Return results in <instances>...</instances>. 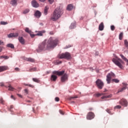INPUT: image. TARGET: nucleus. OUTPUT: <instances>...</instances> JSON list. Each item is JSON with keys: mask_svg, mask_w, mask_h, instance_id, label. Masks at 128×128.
Here are the masks:
<instances>
[{"mask_svg": "<svg viewBox=\"0 0 128 128\" xmlns=\"http://www.w3.org/2000/svg\"><path fill=\"white\" fill-rule=\"evenodd\" d=\"M58 42V39H54L52 38H49L47 44H46V40L44 41L39 44V48L38 50V52H40V50H44L54 48L57 46Z\"/></svg>", "mask_w": 128, "mask_h": 128, "instance_id": "obj_1", "label": "nucleus"}, {"mask_svg": "<svg viewBox=\"0 0 128 128\" xmlns=\"http://www.w3.org/2000/svg\"><path fill=\"white\" fill-rule=\"evenodd\" d=\"M62 14H64V10L62 8H56L50 17V20L56 22L62 16Z\"/></svg>", "mask_w": 128, "mask_h": 128, "instance_id": "obj_2", "label": "nucleus"}, {"mask_svg": "<svg viewBox=\"0 0 128 128\" xmlns=\"http://www.w3.org/2000/svg\"><path fill=\"white\" fill-rule=\"evenodd\" d=\"M58 58L60 59H66L68 60L71 59V55L68 52H66L65 53H62V54H58Z\"/></svg>", "mask_w": 128, "mask_h": 128, "instance_id": "obj_3", "label": "nucleus"}, {"mask_svg": "<svg viewBox=\"0 0 128 128\" xmlns=\"http://www.w3.org/2000/svg\"><path fill=\"white\" fill-rule=\"evenodd\" d=\"M112 61L115 64H116V66L119 67L120 68H122L123 66L121 64H123V61L120 58H118L117 59H115L114 58H113L112 59Z\"/></svg>", "mask_w": 128, "mask_h": 128, "instance_id": "obj_4", "label": "nucleus"}, {"mask_svg": "<svg viewBox=\"0 0 128 128\" xmlns=\"http://www.w3.org/2000/svg\"><path fill=\"white\" fill-rule=\"evenodd\" d=\"M115 78V74L112 72H110V73L108 74L106 76V82L107 84H109L110 83V80H112V78Z\"/></svg>", "mask_w": 128, "mask_h": 128, "instance_id": "obj_5", "label": "nucleus"}, {"mask_svg": "<svg viewBox=\"0 0 128 128\" xmlns=\"http://www.w3.org/2000/svg\"><path fill=\"white\" fill-rule=\"evenodd\" d=\"M96 84L98 89H102V87L104 86V84L100 79H98L96 81Z\"/></svg>", "mask_w": 128, "mask_h": 128, "instance_id": "obj_6", "label": "nucleus"}, {"mask_svg": "<svg viewBox=\"0 0 128 128\" xmlns=\"http://www.w3.org/2000/svg\"><path fill=\"white\" fill-rule=\"evenodd\" d=\"M122 84H123V86H122V87L121 88L118 89V93L122 92L126 89H128V84H127L125 83H122Z\"/></svg>", "mask_w": 128, "mask_h": 128, "instance_id": "obj_7", "label": "nucleus"}, {"mask_svg": "<svg viewBox=\"0 0 128 128\" xmlns=\"http://www.w3.org/2000/svg\"><path fill=\"white\" fill-rule=\"evenodd\" d=\"M36 32H38L36 34H32V35H34V36H30L32 38H34L36 36H43V34L46 33L45 30H42V31H36Z\"/></svg>", "mask_w": 128, "mask_h": 128, "instance_id": "obj_8", "label": "nucleus"}, {"mask_svg": "<svg viewBox=\"0 0 128 128\" xmlns=\"http://www.w3.org/2000/svg\"><path fill=\"white\" fill-rule=\"evenodd\" d=\"M95 118V114L92 112H90L87 114L86 118L88 120H92Z\"/></svg>", "mask_w": 128, "mask_h": 128, "instance_id": "obj_9", "label": "nucleus"}, {"mask_svg": "<svg viewBox=\"0 0 128 128\" xmlns=\"http://www.w3.org/2000/svg\"><path fill=\"white\" fill-rule=\"evenodd\" d=\"M119 104L124 107L128 106V102H127V100L124 98L120 100V101H119Z\"/></svg>", "mask_w": 128, "mask_h": 128, "instance_id": "obj_10", "label": "nucleus"}, {"mask_svg": "<svg viewBox=\"0 0 128 128\" xmlns=\"http://www.w3.org/2000/svg\"><path fill=\"white\" fill-rule=\"evenodd\" d=\"M65 73V71L64 70H62L61 72L60 71H54L53 72H52V74H53V75H56V76H62Z\"/></svg>", "mask_w": 128, "mask_h": 128, "instance_id": "obj_11", "label": "nucleus"}, {"mask_svg": "<svg viewBox=\"0 0 128 128\" xmlns=\"http://www.w3.org/2000/svg\"><path fill=\"white\" fill-rule=\"evenodd\" d=\"M19 34L18 32L16 33H10V34L8 35V38H16L18 36Z\"/></svg>", "mask_w": 128, "mask_h": 128, "instance_id": "obj_12", "label": "nucleus"}, {"mask_svg": "<svg viewBox=\"0 0 128 128\" xmlns=\"http://www.w3.org/2000/svg\"><path fill=\"white\" fill-rule=\"evenodd\" d=\"M8 70V66H0V72H2Z\"/></svg>", "mask_w": 128, "mask_h": 128, "instance_id": "obj_13", "label": "nucleus"}, {"mask_svg": "<svg viewBox=\"0 0 128 128\" xmlns=\"http://www.w3.org/2000/svg\"><path fill=\"white\" fill-rule=\"evenodd\" d=\"M18 40L19 42H20V44H22L24 45L25 44V40L24 39V37L19 36Z\"/></svg>", "mask_w": 128, "mask_h": 128, "instance_id": "obj_14", "label": "nucleus"}, {"mask_svg": "<svg viewBox=\"0 0 128 128\" xmlns=\"http://www.w3.org/2000/svg\"><path fill=\"white\" fill-rule=\"evenodd\" d=\"M32 6H34V8H36L39 6V4L36 0H32Z\"/></svg>", "mask_w": 128, "mask_h": 128, "instance_id": "obj_15", "label": "nucleus"}, {"mask_svg": "<svg viewBox=\"0 0 128 128\" xmlns=\"http://www.w3.org/2000/svg\"><path fill=\"white\" fill-rule=\"evenodd\" d=\"M57 78L56 75L52 74V76H50V80L56 82V81Z\"/></svg>", "mask_w": 128, "mask_h": 128, "instance_id": "obj_16", "label": "nucleus"}, {"mask_svg": "<svg viewBox=\"0 0 128 128\" xmlns=\"http://www.w3.org/2000/svg\"><path fill=\"white\" fill-rule=\"evenodd\" d=\"M25 32H26L27 33H28V34H30V36H32V37H33L34 36L33 34H33L32 31L30 30V29L28 28H26Z\"/></svg>", "mask_w": 128, "mask_h": 128, "instance_id": "obj_17", "label": "nucleus"}, {"mask_svg": "<svg viewBox=\"0 0 128 128\" xmlns=\"http://www.w3.org/2000/svg\"><path fill=\"white\" fill-rule=\"evenodd\" d=\"M34 16L37 18H40L42 16V13L38 10L36 11V12L34 14Z\"/></svg>", "mask_w": 128, "mask_h": 128, "instance_id": "obj_18", "label": "nucleus"}, {"mask_svg": "<svg viewBox=\"0 0 128 128\" xmlns=\"http://www.w3.org/2000/svg\"><path fill=\"white\" fill-rule=\"evenodd\" d=\"M104 22H101V24H100V26H98V30L100 31H102L104 30Z\"/></svg>", "mask_w": 128, "mask_h": 128, "instance_id": "obj_19", "label": "nucleus"}, {"mask_svg": "<svg viewBox=\"0 0 128 128\" xmlns=\"http://www.w3.org/2000/svg\"><path fill=\"white\" fill-rule=\"evenodd\" d=\"M120 56L122 58V60H124V61L126 62V64L128 66V59L126 58L122 54H120Z\"/></svg>", "mask_w": 128, "mask_h": 128, "instance_id": "obj_20", "label": "nucleus"}, {"mask_svg": "<svg viewBox=\"0 0 128 128\" xmlns=\"http://www.w3.org/2000/svg\"><path fill=\"white\" fill-rule=\"evenodd\" d=\"M73 5L72 4H70L69 5H68V6H67L66 10H67L70 11L73 10Z\"/></svg>", "mask_w": 128, "mask_h": 128, "instance_id": "obj_21", "label": "nucleus"}, {"mask_svg": "<svg viewBox=\"0 0 128 128\" xmlns=\"http://www.w3.org/2000/svg\"><path fill=\"white\" fill-rule=\"evenodd\" d=\"M68 77L66 76V74H64L62 76V78H61V81L62 82H65L66 80Z\"/></svg>", "mask_w": 128, "mask_h": 128, "instance_id": "obj_22", "label": "nucleus"}, {"mask_svg": "<svg viewBox=\"0 0 128 128\" xmlns=\"http://www.w3.org/2000/svg\"><path fill=\"white\" fill-rule=\"evenodd\" d=\"M12 6L17 5V0H12L10 2Z\"/></svg>", "mask_w": 128, "mask_h": 128, "instance_id": "obj_23", "label": "nucleus"}, {"mask_svg": "<svg viewBox=\"0 0 128 128\" xmlns=\"http://www.w3.org/2000/svg\"><path fill=\"white\" fill-rule=\"evenodd\" d=\"M8 90L9 91H13L14 90V88H13L12 85H10V84H8Z\"/></svg>", "mask_w": 128, "mask_h": 128, "instance_id": "obj_24", "label": "nucleus"}, {"mask_svg": "<svg viewBox=\"0 0 128 128\" xmlns=\"http://www.w3.org/2000/svg\"><path fill=\"white\" fill-rule=\"evenodd\" d=\"M75 28H76V23L75 22L71 24L70 26V30H73Z\"/></svg>", "mask_w": 128, "mask_h": 128, "instance_id": "obj_25", "label": "nucleus"}, {"mask_svg": "<svg viewBox=\"0 0 128 128\" xmlns=\"http://www.w3.org/2000/svg\"><path fill=\"white\" fill-rule=\"evenodd\" d=\"M48 6H46L44 8V14L45 16L47 15L48 14Z\"/></svg>", "mask_w": 128, "mask_h": 128, "instance_id": "obj_26", "label": "nucleus"}, {"mask_svg": "<svg viewBox=\"0 0 128 128\" xmlns=\"http://www.w3.org/2000/svg\"><path fill=\"white\" fill-rule=\"evenodd\" d=\"M124 46L126 48L128 49V40H124Z\"/></svg>", "mask_w": 128, "mask_h": 128, "instance_id": "obj_27", "label": "nucleus"}, {"mask_svg": "<svg viewBox=\"0 0 128 128\" xmlns=\"http://www.w3.org/2000/svg\"><path fill=\"white\" fill-rule=\"evenodd\" d=\"M6 47L10 48L12 49L14 48V45L12 44H6Z\"/></svg>", "mask_w": 128, "mask_h": 128, "instance_id": "obj_28", "label": "nucleus"}, {"mask_svg": "<svg viewBox=\"0 0 128 128\" xmlns=\"http://www.w3.org/2000/svg\"><path fill=\"white\" fill-rule=\"evenodd\" d=\"M123 32H122L120 33V34H119V40H122L123 38Z\"/></svg>", "mask_w": 128, "mask_h": 128, "instance_id": "obj_29", "label": "nucleus"}, {"mask_svg": "<svg viewBox=\"0 0 128 128\" xmlns=\"http://www.w3.org/2000/svg\"><path fill=\"white\" fill-rule=\"evenodd\" d=\"M112 95H109V96H102V97L101 98L102 100H104V98H112Z\"/></svg>", "mask_w": 128, "mask_h": 128, "instance_id": "obj_30", "label": "nucleus"}, {"mask_svg": "<svg viewBox=\"0 0 128 128\" xmlns=\"http://www.w3.org/2000/svg\"><path fill=\"white\" fill-rule=\"evenodd\" d=\"M24 85L25 86H28V87H30L31 88H34V86H33L32 84H24Z\"/></svg>", "mask_w": 128, "mask_h": 128, "instance_id": "obj_31", "label": "nucleus"}, {"mask_svg": "<svg viewBox=\"0 0 128 128\" xmlns=\"http://www.w3.org/2000/svg\"><path fill=\"white\" fill-rule=\"evenodd\" d=\"M5 103V101L4 100L3 98H0V104H4Z\"/></svg>", "mask_w": 128, "mask_h": 128, "instance_id": "obj_32", "label": "nucleus"}, {"mask_svg": "<svg viewBox=\"0 0 128 128\" xmlns=\"http://www.w3.org/2000/svg\"><path fill=\"white\" fill-rule=\"evenodd\" d=\"M27 61L34 62V59L32 58H27Z\"/></svg>", "mask_w": 128, "mask_h": 128, "instance_id": "obj_33", "label": "nucleus"}, {"mask_svg": "<svg viewBox=\"0 0 128 128\" xmlns=\"http://www.w3.org/2000/svg\"><path fill=\"white\" fill-rule=\"evenodd\" d=\"M112 82H114L116 84H118L119 82V80L118 79L114 78L112 79Z\"/></svg>", "mask_w": 128, "mask_h": 128, "instance_id": "obj_34", "label": "nucleus"}, {"mask_svg": "<svg viewBox=\"0 0 128 128\" xmlns=\"http://www.w3.org/2000/svg\"><path fill=\"white\" fill-rule=\"evenodd\" d=\"M0 86H4V87H6V88H8V85H5L3 82H0Z\"/></svg>", "mask_w": 128, "mask_h": 128, "instance_id": "obj_35", "label": "nucleus"}, {"mask_svg": "<svg viewBox=\"0 0 128 128\" xmlns=\"http://www.w3.org/2000/svg\"><path fill=\"white\" fill-rule=\"evenodd\" d=\"M36 68H30V70H28V72H36Z\"/></svg>", "mask_w": 128, "mask_h": 128, "instance_id": "obj_36", "label": "nucleus"}, {"mask_svg": "<svg viewBox=\"0 0 128 128\" xmlns=\"http://www.w3.org/2000/svg\"><path fill=\"white\" fill-rule=\"evenodd\" d=\"M30 12V10L28 9H26L23 11V14H26Z\"/></svg>", "mask_w": 128, "mask_h": 128, "instance_id": "obj_37", "label": "nucleus"}, {"mask_svg": "<svg viewBox=\"0 0 128 128\" xmlns=\"http://www.w3.org/2000/svg\"><path fill=\"white\" fill-rule=\"evenodd\" d=\"M32 81L38 83L40 82V80L38 78H32Z\"/></svg>", "mask_w": 128, "mask_h": 128, "instance_id": "obj_38", "label": "nucleus"}, {"mask_svg": "<svg viewBox=\"0 0 128 128\" xmlns=\"http://www.w3.org/2000/svg\"><path fill=\"white\" fill-rule=\"evenodd\" d=\"M106 111L107 112H108V114H112V112L110 111V110L109 108H107L106 110Z\"/></svg>", "mask_w": 128, "mask_h": 128, "instance_id": "obj_39", "label": "nucleus"}, {"mask_svg": "<svg viewBox=\"0 0 128 128\" xmlns=\"http://www.w3.org/2000/svg\"><path fill=\"white\" fill-rule=\"evenodd\" d=\"M0 24L1 25H6V24H8V22H1Z\"/></svg>", "mask_w": 128, "mask_h": 128, "instance_id": "obj_40", "label": "nucleus"}, {"mask_svg": "<svg viewBox=\"0 0 128 128\" xmlns=\"http://www.w3.org/2000/svg\"><path fill=\"white\" fill-rule=\"evenodd\" d=\"M120 108H122V106H119V105L116 106L114 107V109H120Z\"/></svg>", "mask_w": 128, "mask_h": 128, "instance_id": "obj_41", "label": "nucleus"}, {"mask_svg": "<svg viewBox=\"0 0 128 128\" xmlns=\"http://www.w3.org/2000/svg\"><path fill=\"white\" fill-rule=\"evenodd\" d=\"M110 29H111V30H112V31H114V30H115V27H114V26H110Z\"/></svg>", "mask_w": 128, "mask_h": 128, "instance_id": "obj_42", "label": "nucleus"}, {"mask_svg": "<svg viewBox=\"0 0 128 128\" xmlns=\"http://www.w3.org/2000/svg\"><path fill=\"white\" fill-rule=\"evenodd\" d=\"M78 96H74V97H70L69 98H68V100H70L72 99V98H78Z\"/></svg>", "mask_w": 128, "mask_h": 128, "instance_id": "obj_43", "label": "nucleus"}, {"mask_svg": "<svg viewBox=\"0 0 128 128\" xmlns=\"http://www.w3.org/2000/svg\"><path fill=\"white\" fill-rule=\"evenodd\" d=\"M70 47H72V46L70 45H68L65 46L64 49H68L70 48Z\"/></svg>", "mask_w": 128, "mask_h": 128, "instance_id": "obj_44", "label": "nucleus"}, {"mask_svg": "<svg viewBox=\"0 0 128 128\" xmlns=\"http://www.w3.org/2000/svg\"><path fill=\"white\" fill-rule=\"evenodd\" d=\"M54 100H56V102H58V101H60V98H58V97H56L54 98Z\"/></svg>", "mask_w": 128, "mask_h": 128, "instance_id": "obj_45", "label": "nucleus"}, {"mask_svg": "<svg viewBox=\"0 0 128 128\" xmlns=\"http://www.w3.org/2000/svg\"><path fill=\"white\" fill-rule=\"evenodd\" d=\"M24 92L26 94H28V90L27 89H25L24 90Z\"/></svg>", "mask_w": 128, "mask_h": 128, "instance_id": "obj_46", "label": "nucleus"}, {"mask_svg": "<svg viewBox=\"0 0 128 128\" xmlns=\"http://www.w3.org/2000/svg\"><path fill=\"white\" fill-rule=\"evenodd\" d=\"M102 95H104V94H96V96L98 97Z\"/></svg>", "mask_w": 128, "mask_h": 128, "instance_id": "obj_47", "label": "nucleus"}, {"mask_svg": "<svg viewBox=\"0 0 128 128\" xmlns=\"http://www.w3.org/2000/svg\"><path fill=\"white\" fill-rule=\"evenodd\" d=\"M49 4H52L54 2V0H48Z\"/></svg>", "mask_w": 128, "mask_h": 128, "instance_id": "obj_48", "label": "nucleus"}, {"mask_svg": "<svg viewBox=\"0 0 128 128\" xmlns=\"http://www.w3.org/2000/svg\"><path fill=\"white\" fill-rule=\"evenodd\" d=\"M60 114H62V115L64 114V112L62 111V110H60Z\"/></svg>", "mask_w": 128, "mask_h": 128, "instance_id": "obj_49", "label": "nucleus"}, {"mask_svg": "<svg viewBox=\"0 0 128 128\" xmlns=\"http://www.w3.org/2000/svg\"><path fill=\"white\" fill-rule=\"evenodd\" d=\"M17 96L19 98H22V96L21 94H17Z\"/></svg>", "mask_w": 128, "mask_h": 128, "instance_id": "obj_50", "label": "nucleus"}, {"mask_svg": "<svg viewBox=\"0 0 128 128\" xmlns=\"http://www.w3.org/2000/svg\"><path fill=\"white\" fill-rule=\"evenodd\" d=\"M10 98H11L12 99H13V100H16V98H14V96H10Z\"/></svg>", "mask_w": 128, "mask_h": 128, "instance_id": "obj_51", "label": "nucleus"}, {"mask_svg": "<svg viewBox=\"0 0 128 128\" xmlns=\"http://www.w3.org/2000/svg\"><path fill=\"white\" fill-rule=\"evenodd\" d=\"M14 70H16V71H18V72H19V71H20V68H16L14 69Z\"/></svg>", "mask_w": 128, "mask_h": 128, "instance_id": "obj_52", "label": "nucleus"}, {"mask_svg": "<svg viewBox=\"0 0 128 128\" xmlns=\"http://www.w3.org/2000/svg\"><path fill=\"white\" fill-rule=\"evenodd\" d=\"M39 0L42 2H44V1H46V0Z\"/></svg>", "mask_w": 128, "mask_h": 128, "instance_id": "obj_53", "label": "nucleus"}, {"mask_svg": "<svg viewBox=\"0 0 128 128\" xmlns=\"http://www.w3.org/2000/svg\"><path fill=\"white\" fill-rule=\"evenodd\" d=\"M14 108V106L12 105L10 106V109H12Z\"/></svg>", "mask_w": 128, "mask_h": 128, "instance_id": "obj_54", "label": "nucleus"}, {"mask_svg": "<svg viewBox=\"0 0 128 128\" xmlns=\"http://www.w3.org/2000/svg\"><path fill=\"white\" fill-rule=\"evenodd\" d=\"M2 44H3V42L0 41V45H2Z\"/></svg>", "mask_w": 128, "mask_h": 128, "instance_id": "obj_55", "label": "nucleus"}, {"mask_svg": "<svg viewBox=\"0 0 128 128\" xmlns=\"http://www.w3.org/2000/svg\"><path fill=\"white\" fill-rule=\"evenodd\" d=\"M88 110H90V111L92 110V108H89Z\"/></svg>", "mask_w": 128, "mask_h": 128, "instance_id": "obj_56", "label": "nucleus"}, {"mask_svg": "<svg viewBox=\"0 0 128 128\" xmlns=\"http://www.w3.org/2000/svg\"><path fill=\"white\" fill-rule=\"evenodd\" d=\"M50 34H54L53 32H50Z\"/></svg>", "mask_w": 128, "mask_h": 128, "instance_id": "obj_57", "label": "nucleus"}, {"mask_svg": "<svg viewBox=\"0 0 128 128\" xmlns=\"http://www.w3.org/2000/svg\"><path fill=\"white\" fill-rule=\"evenodd\" d=\"M62 62H60V64H62Z\"/></svg>", "mask_w": 128, "mask_h": 128, "instance_id": "obj_58", "label": "nucleus"}, {"mask_svg": "<svg viewBox=\"0 0 128 128\" xmlns=\"http://www.w3.org/2000/svg\"><path fill=\"white\" fill-rule=\"evenodd\" d=\"M127 30H128V28H127Z\"/></svg>", "mask_w": 128, "mask_h": 128, "instance_id": "obj_59", "label": "nucleus"}, {"mask_svg": "<svg viewBox=\"0 0 128 128\" xmlns=\"http://www.w3.org/2000/svg\"><path fill=\"white\" fill-rule=\"evenodd\" d=\"M28 102H30V100H28Z\"/></svg>", "mask_w": 128, "mask_h": 128, "instance_id": "obj_60", "label": "nucleus"}]
</instances>
